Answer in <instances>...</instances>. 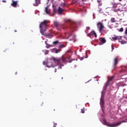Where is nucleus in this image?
<instances>
[{"mask_svg":"<svg viewBox=\"0 0 127 127\" xmlns=\"http://www.w3.org/2000/svg\"><path fill=\"white\" fill-rule=\"evenodd\" d=\"M17 32V31H16V30H14V32Z\"/></svg>","mask_w":127,"mask_h":127,"instance_id":"58836bf2","label":"nucleus"},{"mask_svg":"<svg viewBox=\"0 0 127 127\" xmlns=\"http://www.w3.org/2000/svg\"><path fill=\"white\" fill-rule=\"evenodd\" d=\"M111 5L113 8H116L118 7V3H115V2L112 3Z\"/></svg>","mask_w":127,"mask_h":127,"instance_id":"dca6fc26","label":"nucleus"},{"mask_svg":"<svg viewBox=\"0 0 127 127\" xmlns=\"http://www.w3.org/2000/svg\"><path fill=\"white\" fill-rule=\"evenodd\" d=\"M107 87H108V85H106V89H107Z\"/></svg>","mask_w":127,"mask_h":127,"instance_id":"ea45409f","label":"nucleus"},{"mask_svg":"<svg viewBox=\"0 0 127 127\" xmlns=\"http://www.w3.org/2000/svg\"><path fill=\"white\" fill-rule=\"evenodd\" d=\"M98 1L99 2V0H98Z\"/></svg>","mask_w":127,"mask_h":127,"instance_id":"a18cd8bd","label":"nucleus"},{"mask_svg":"<svg viewBox=\"0 0 127 127\" xmlns=\"http://www.w3.org/2000/svg\"><path fill=\"white\" fill-rule=\"evenodd\" d=\"M45 44L46 45V48H50V47H52V45H49L47 44V41L45 42Z\"/></svg>","mask_w":127,"mask_h":127,"instance_id":"f3484780","label":"nucleus"},{"mask_svg":"<svg viewBox=\"0 0 127 127\" xmlns=\"http://www.w3.org/2000/svg\"><path fill=\"white\" fill-rule=\"evenodd\" d=\"M62 79H63V77H62Z\"/></svg>","mask_w":127,"mask_h":127,"instance_id":"c03bdc74","label":"nucleus"},{"mask_svg":"<svg viewBox=\"0 0 127 127\" xmlns=\"http://www.w3.org/2000/svg\"><path fill=\"white\" fill-rule=\"evenodd\" d=\"M112 39L115 41V40H118V39H121V37L114 35L112 36Z\"/></svg>","mask_w":127,"mask_h":127,"instance_id":"4468645a","label":"nucleus"},{"mask_svg":"<svg viewBox=\"0 0 127 127\" xmlns=\"http://www.w3.org/2000/svg\"><path fill=\"white\" fill-rule=\"evenodd\" d=\"M125 33H126V34H127V29H126V30Z\"/></svg>","mask_w":127,"mask_h":127,"instance_id":"2f4dec72","label":"nucleus"},{"mask_svg":"<svg viewBox=\"0 0 127 127\" xmlns=\"http://www.w3.org/2000/svg\"><path fill=\"white\" fill-rule=\"evenodd\" d=\"M41 0H35V3H34V6H38V5L40 4Z\"/></svg>","mask_w":127,"mask_h":127,"instance_id":"1a4fd4ad","label":"nucleus"},{"mask_svg":"<svg viewBox=\"0 0 127 127\" xmlns=\"http://www.w3.org/2000/svg\"><path fill=\"white\" fill-rule=\"evenodd\" d=\"M2 2H6V0H2Z\"/></svg>","mask_w":127,"mask_h":127,"instance_id":"7c9ffc66","label":"nucleus"},{"mask_svg":"<svg viewBox=\"0 0 127 127\" xmlns=\"http://www.w3.org/2000/svg\"><path fill=\"white\" fill-rule=\"evenodd\" d=\"M59 43V41H56L53 42V44L55 45H56L57 44H58Z\"/></svg>","mask_w":127,"mask_h":127,"instance_id":"aec40b11","label":"nucleus"},{"mask_svg":"<svg viewBox=\"0 0 127 127\" xmlns=\"http://www.w3.org/2000/svg\"><path fill=\"white\" fill-rule=\"evenodd\" d=\"M112 51H113V50H114V46H112Z\"/></svg>","mask_w":127,"mask_h":127,"instance_id":"473e14b6","label":"nucleus"},{"mask_svg":"<svg viewBox=\"0 0 127 127\" xmlns=\"http://www.w3.org/2000/svg\"><path fill=\"white\" fill-rule=\"evenodd\" d=\"M56 126H57V125H56V124H54V127H56Z\"/></svg>","mask_w":127,"mask_h":127,"instance_id":"c9c22d12","label":"nucleus"},{"mask_svg":"<svg viewBox=\"0 0 127 127\" xmlns=\"http://www.w3.org/2000/svg\"><path fill=\"white\" fill-rule=\"evenodd\" d=\"M88 30H90V27H86V30H85L86 33H88Z\"/></svg>","mask_w":127,"mask_h":127,"instance_id":"4be33fe9","label":"nucleus"},{"mask_svg":"<svg viewBox=\"0 0 127 127\" xmlns=\"http://www.w3.org/2000/svg\"><path fill=\"white\" fill-rule=\"evenodd\" d=\"M115 76H108V84H111V82H113V80H114Z\"/></svg>","mask_w":127,"mask_h":127,"instance_id":"6e6552de","label":"nucleus"},{"mask_svg":"<svg viewBox=\"0 0 127 127\" xmlns=\"http://www.w3.org/2000/svg\"><path fill=\"white\" fill-rule=\"evenodd\" d=\"M43 64H45V62H43Z\"/></svg>","mask_w":127,"mask_h":127,"instance_id":"a19ab883","label":"nucleus"},{"mask_svg":"<svg viewBox=\"0 0 127 127\" xmlns=\"http://www.w3.org/2000/svg\"><path fill=\"white\" fill-rule=\"evenodd\" d=\"M12 6H13V7H17V1H12V2L11 3Z\"/></svg>","mask_w":127,"mask_h":127,"instance_id":"f8f14e48","label":"nucleus"},{"mask_svg":"<svg viewBox=\"0 0 127 127\" xmlns=\"http://www.w3.org/2000/svg\"><path fill=\"white\" fill-rule=\"evenodd\" d=\"M81 113H82V114H84L85 113V110H84V109H81Z\"/></svg>","mask_w":127,"mask_h":127,"instance_id":"cd10ccee","label":"nucleus"},{"mask_svg":"<svg viewBox=\"0 0 127 127\" xmlns=\"http://www.w3.org/2000/svg\"><path fill=\"white\" fill-rule=\"evenodd\" d=\"M60 51H61V49H53L52 50V52H53V53H56V54H57V53H59L60 52Z\"/></svg>","mask_w":127,"mask_h":127,"instance_id":"0eeeda50","label":"nucleus"},{"mask_svg":"<svg viewBox=\"0 0 127 127\" xmlns=\"http://www.w3.org/2000/svg\"><path fill=\"white\" fill-rule=\"evenodd\" d=\"M101 42L102 43V44H104V43H106V39L105 38H102L101 40Z\"/></svg>","mask_w":127,"mask_h":127,"instance_id":"6ab92c4d","label":"nucleus"},{"mask_svg":"<svg viewBox=\"0 0 127 127\" xmlns=\"http://www.w3.org/2000/svg\"><path fill=\"white\" fill-rule=\"evenodd\" d=\"M113 10L115 11V12H117L119 9H113Z\"/></svg>","mask_w":127,"mask_h":127,"instance_id":"c85d7f7f","label":"nucleus"},{"mask_svg":"<svg viewBox=\"0 0 127 127\" xmlns=\"http://www.w3.org/2000/svg\"><path fill=\"white\" fill-rule=\"evenodd\" d=\"M55 72H57V69H56V68L55 69Z\"/></svg>","mask_w":127,"mask_h":127,"instance_id":"f704fd0d","label":"nucleus"},{"mask_svg":"<svg viewBox=\"0 0 127 127\" xmlns=\"http://www.w3.org/2000/svg\"><path fill=\"white\" fill-rule=\"evenodd\" d=\"M60 48H64V47H65V46L63 45H61L59 46Z\"/></svg>","mask_w":127,"mask_h":127,"instance_id":"a878e982","label":"nucleus"},{"mask_svg":"<svg viewBox=\"0 0 127 127\" xmlns=\"http://www.w3.org/2000/svg\"><path fill=\"white\" fill-rule=\"evenodd\" d=\"M82 1H86V0H81Z\"/></svg>","mask_w":127,"mask_h":127,"instance_id":"4c0bfd02","label":"nucleus"},{"mask_svg":"<svg viewBox=\"0 0 127 127\" xmlns=\"http://www.w3.org/2000/svg\"><path fill=\"white\" fill-rule=\"evenodd\" d=\"M56 10L55 9H54V13H56Z\"/></svg>","mask_w":127,"mask_h":127,"instance_id":"c756f323","label":"nucleus"},{"mask_svg":"<svg viewBox=\"0 0 127 127\" xmlns=\"http://www.w3.org/2000/svg\"><path fill=\"white\" fill-rule=\"evenodd\" d=\"M65 22H69V24H70V25H72V26H71V27L74 28L75 25H76V23L75 22H73L72 21H71V20H66L65 21Z\"/></svg>","mask_w":127,"mask_h":127,"instance_id":"423d86ee","label":"nucleus"},{"mask_svg":"<svg viewBox=\"0 0 127 127\" xmlns=\"http://www.w3.org/2000/svg\"><path fill=\"white\" fill-rule=\"evenodd\" d=\"M61 5H62V6H63V7H64L67 5V3H66L65 2H61Z\"/></svg>","mask_w":127,"mask_h":127,"instance_id":"a211bd4d","label":"nucleus"},{"mask_svg":"<svg viewBox=\"0 0 127 127\" xmlns=\"http://www.w3.org/2000/svg\"><path fill=\"white\" fill-rule=\"evenodd\" d=\"M45 12L47 13V14H50V9H49V8H48V6H47L45 8Z\"/></svg>","mask_w":127,"mask_h":127,"instance_id":"2eb2a0df","label":"nucleus"},{"mask_svg":"<svg viewBox=\"0 0 127 127\" xmlns=\"http://www.w3.org/2000/svg\"><path fill=\"white\" fill-rule=\"evenodd\" d=\"M119 31L120 32H123L124 31V28H121L119 30Z\"/></svg>","mask_w":127,"mask_h":127,"instance_id":"b1692460","label":"nucleus"},{"mask_svg":"<svg viewBox=\"0 0 127 127\" xmlns=\"http://www.w3.org/2000/svg\"><path fill=\"white\" fill-rule=\"evenodd\" d=\"M111 22H112V23L116 22V20H115V18H111Z\"/></svg>","mask_w":127,"mask_h":127,"instance_id":"412c9836","label":"nucleus"},{"mask_svg":"<svg viewBox=\"0 0 127 127\" xmlns=\"http://www.w3.org/2000/svg\"><path fill=\"white\" fill-rule=\"evenodd\" d=\"M104 97H105V94H104V91H102V96L100 99V105L101 106V108H103V107H104Z\"/></svg>","mask_w":127,"mask_h":127,"instance_id":"39448f33","label":"nucleus"},{"mask_svg":"<svg viewBox=\"0 0 127 127\" xmlns=\"http://www.w3.org/2000/svg\"><path fill=\"white\" fill-rule=\"evenodd\" d=\"M52 60L54 61L55 64L60 65L58 69H62V66H64V65L61 64V63H64L66 62V59L63 57H61L60 59H56L55 57H53L52 58Z\"/></svg>","mask_w":127,"mask_h":127,"instance_id":"f03ea898","label":"nucleus"},{"mask_svg":"<svg viewBox=\"0 0 127 127\" xmlns=\"http://www.w3.org/2000/svg\"><path fill=\"white\" fill-rule=\"evenodd\" d=\"M120 0V1H122V0Z\"/></svg>","mask_w":127,"mask_h":127,"instance_id":"37998d69","label":"nucleus"},{"mask_svg":"<svg viewBox=\"0 0 127 127\" xmlns=\"http://www.w3.org/2000/svg\"><path fill=\"white\" fill-rule=\"evenodd\" d=\"M49 21L48 20H44L43 22H42L40 25V28L41 29V32L42 35H44L46 37H49V36H51L50 34L45 33V31L47 29V27H48V23Z\"/></svg>","mask_w":127,"mask_h":127,"instance_id":"f257e3e1","label":"nucleus"},{"mask_svg":"<svg viewBox=\"0 0 127 127\" xmlns=\"http://www.w3.org/2000/svg\"><path fill=\"white\" fill-rule=\"evenodd\" d=\"M118 63H119V59L118 58H116L115 59L114 61V68H116V66L118 64Z\"/></svg>","mask_w":127,"mask_h":127,"instance_id":"9d476101","label":"nucleus"},{"mask_svg":"<svg viewBox=\"0 0 127 127\" xmlns=\"http://www.w3.org/2000/svg\"><path fill=\"white\" fill-rule=\"evenodd\" d=\"M127 119H126L125 120H123L120 122H119L117 123H114L112 124L107 122V120H103V125H105V126H107V127H118V126H120V125H121V124H123V123H127Z\"/></svg>","mask_w":127,"mask_h":127,"instance_id":"7ed1b4c3","label":"nucleus"},{"mask_svg":"<svg viewBox=\"0 0 127 127\" xmlns=\"http://www.w3.org/2000/svg\"><path fill=\"white\" fill-rule=\"evenodd\" d=\"M83 59H84V58H80V60H81V61L83 60Z\"/></svg>","mask_w":127,"mask_h":127,"instance_id":"72a5a7b5","label":"nucleus"},{"mask_svg":"<svg viewBox=\"0 0 127 127\" xmlns=\"http://www.w3.org/2000/svg\"><path fill=\"white\" fill-rule=\"evenodd\" d=\"M97 28L99 29V32H102L105 28V26L103 25V23L99 22L97 23Z\"/></svg>","mask_w":127,"mask_h":127,"instance_id":"20e7f679","label":"nucleus"},{"mask_svg":"<svg viewBox=\"0 0 127 127\" xmlns=\"http://www.w3.org/2000/svg\"><path fill=\"white\" fill-rule=\"evenodd\" d=\"M48 53H49V51L47 50V51H46L45 54V55H47V54H48Z\"/></svg>","mask_w":127,"mask_h":127,"instance_id":"bb28decb","label":"nucleus"},{"mask_svg":"<svg viewBox=\"0 0 127 127\" xmlns=\"http://www.w3.org/2000/svg\"><path fill=\"white\" fill-rule=\"evenodd\" d=\"M17 74V72H15V74L16 75Z\"/></svg>","mask_w":127,"mask_h":127,"instance_id":"79ce46f5","label":"nucleus"},{"mask_svg":"<svg viewBox=\"0 0 127 127\" xmlns=\"http://www.w3.org/2000/svg\"><path fill=\"white\" fill-rule=\"evenodd\" d=\"M58 11V12L59 14H62V13H63V11H64V9H62V8L60 7H59Z\"/></svg>","mask_w":127,"mask_h":127,"instance_id":"ddd939ff","label":"nucleus"},{"mask_svg":"<svg viewBox=\"0 0 127 127\" xmlns=\"http://www.w3.org/2000/svg\"><path fill=\"white\" fill-rule=\"evenodd\" d=\"M90 35H91V34H88L87 35V36H90Z\"/></svg>","mask_w":127,"mask_h":127,"instance_id":"e433bc0d","label":"nucleus"},{"mask_svg":"<svg viewBox=\"0 0 127 127\" xmlns=\"http://www.w3.org/2000/svg\"><path fill=\"white\" fill-rule=\"evenodd\" d=\"M92 32L94 35H95V37H97V34L96 33V32H95V31H93Z\"/></svg>","mask_w":127,"mask_h":127,"instance_id":"5701e85b","label":"nucleus"},{"mask_svg":"<svg viewBox=\"0 0 127 127\" xmlns=\"http://www.w3.org/2000/svg\"><path fill=\"white\" fill-rule=\"evenodd\" d=\"M120 42H121V44H126V43H127L126 42H125L124 41H121Z\"/></svg>","mask_w":127,"mask_h":127,"instance_id":"393cba45","label":"nucleus"},{"mask_svg":"<svg viewBox=\"0 0 127 127\" xmlns=\"http://www.w3.org/2000/svg\"><path fill=\"white\" fill-rule=\"evenodd\" d=\"M54 24L55 26L57 28V27H59V26H61V23H59V22L56 21L54 22Z\"/></svg>","mask_w":127,"mask_h":127,"instance_id":"9b49d317","label":"nucleus"}]
</instances>
